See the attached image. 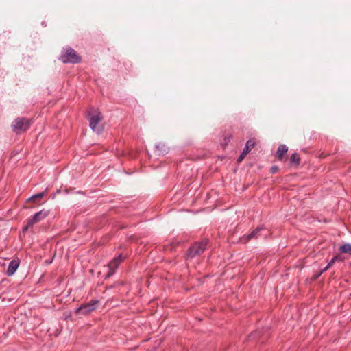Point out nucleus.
I'll return each instance as SVG.
<instances>
[{
  "label": "nucleus",
  "mask_w": 351,
  "mask_h": 351,
  "mask_svg": "<svg viewBox=\"0 0 351 351\" xmlns=\"http://www.w3.org/2000/svg\"><path fill=\"white\" fill-rule=\"evenodd\" d=\"M59 60L63 63L76 64L80 62L81 57L73 48L67 47L62 50Z\"/></svg>",
  "instance_id": "1"
},
{
  "label": "nucleus",
  "mask_w": 351,
  "mask_h": 351,
  "mask_svg": "<svg viewBox=\"0 0 351 351\" xmlns=\"http://www.w3.org/2000/svg\"><path fill=\"white\" fill-rule=\"evenodd\" d=\"M207 244V240H202L199 242L195 243L189 248L188 252L186 254V258H193L195 256L203 253L206 248Z\"/></svg>",
  "instance_id": "2"
},
{
  "label": "nucleus",
  "mask_w": 351,
  "mask_h": 351,
  "mask_svg": "<svg viewBox=\"0 0 351 351\" xmlns=\"http://www.w3.org/2000/svg\"><path fill=\"white\" fill-rule=\"evenodd\" d=\"M30 127V121L24 117H19L14 120L12 124V128L14 133L21 134L25 132Z\"/></svg>",
  "instance_id": "3"
},
{
  "label": "nucleus",
  "mask_w": 351,
  "mask_h": 351,
  "mask_svg": "<svg viewBox=\"0 0 351 351\" xmlns=\"http://www.w3.org/2000/svg\"><path fill=\"white\" fill-rule=\"evenodd\" d=\"M125 259V257L121 254L113 258L108 265V271L106 275V278H110L114 273L121 263Z\"/></svg>",
  "instance_id": "4"
},
{
  "label": "nucleus",
  "mask_w": 351,
  "mask_h": 351,
  "mask_svg": "<svg viewBox=\"0 0 351 351\" xmlns=\"http://www.w3.org/2000/svg\"><path fill=\"white\" fill-rule=\"evenodd\" d=\"M99 302L98 300H92L90 302L81 305L76 308L75 313L81 315H88L95 310V305Z\"/></svg>",
  "instance_id": "5"
},
{
  "label": "nucleus",
  "mask_w": 351,
  "mask_h": 351,
  "mask_svg": "<svg viewBox=\"0 0 351 351\" xmlns=\"http://www.w3.org/2000/svg\"><path fill=\"white\" fill-rule=\"evenodd\" d=\"M103 117L100 112H97L95 114L92 115L89 118V126L90 128L97 134L101 132V129L99 128L97 125L102 120Z\"/></svg>",
  "instance_id": "6"
},
{
  "label": "nucleus",
  "mask_w": 351,
  "mask_h": 351,
  "mask_svg": "<svg viewBox=\"0 0 351 351\" xmlns=\"http://www.w3.org/2000/svg\"><path fill=\"white\" fill-rule=\"evenodd\" d=\"M49 214V210H42L35 213L30 219H29V226H34L44 219Z\"/></svg>",
  "instance_id": "7"
},
{
  "label": "nucleus",
  "mask_w": 351,
  "mask_h": 351,
  "mask_svg": "<svg viewBox=\"0 0 351 351\" xmlns=\"http://www.w3.org/2000/svg\"><path fill=\"white\" fill-rule=\"evenodd\" d=\"M262 232H266V229L263 227H258L254 229L250 234L243 236L242 240H244L245 242H247L253 239H258L262 236Z\"/></svg>",
  "instance_id": "8"
},
{
  "label": "nucleus",
  "mask_w": 351,
  "mask_h": 351,
  "mask_svg": "<svg viewBox=\"0 0 351 351\" xmlns=\"http://www.w3.org/2000/svg\"><path fill=\"white\" fill-rule=\"evenodd\" d=\"M20 264V260L19 258L13 259L9 263L6 274L8 276H12L18 269Z\"/></svg>",
  "instance_id": "9"
},
{
  "label": "nucleus",
  "mask_w": 351,
  "mask_h": 351,
  "mask_svg": "<svg viewBox=\"0 0 351 351\" xmlns=\"http://www.w3.org/2000/svg\"><path fill=\"white\" fill-rule=\"evenodd\" d=\"M169 147L165 143L160 142L155 145V152L158 156H164L169 152Z\"/></svg>",
  "instance_id": "10"
},
{
  "label": "nucleus",
  "mask_w": 351,
  "mask_h": 351,
  "mask_svg": "<svg viewBox=\"0 0 351 351\" xmlns=\"http://www.w3.org/2000/svg\"><path fill=\"white\" fill-rule=\"evenodd\" d=\"M343 262L344 261V258L342 257L340 255H336L328 263V265L321 270V273H324L326 271H327L330 267H331L336 262Z\"/></svg>",
  "instance_id": "11"
},
{
  "label": "nucleus",
  "mask_w": 351,
  "mask_h": 351,
  "mask_svg": "<svg viewBox=\"0 0 351 351\" xmlns=\"http://www.w3.org/2000/svg\"><path fill=\"white\" fill-rule=\"evenodd\" d=\"M288 147L285 145H280L278 147L276 156L279 160H282L284 155L287 152Z\"/></svg>",
  "instance_id": "12"
},
{
  "label": "nucleus",
  "mask_w": 351,
  "mask_h": 351,
  "mask_svg": "<svg viewBox=\"0 0 351 351\" xmlns=\"http://www.w3.org/2000/svg\"><path fill=\"white\" fill-rule=\"evenodd\" d=\"M255 141L253 139H250L247 141L244 149H243V155H247L255 146Z\"/></svg>",
  "instance_id": "13"
},
{
  "label": "nucleus",
  "mask_w": 351,
  "mask_h": 351,
  "mask_svg": "<svg viewBox=\"0 0 351 351\" xmlns=\"http://www.w3.org/2000/svg\"><path fill=\"white\" fill-rule=\"evenodd\" d=\"M289 161L291 165H293L295 166L299 165V164L300 162V156L298 155V154H297V153L292 154L290 157Z\"/></svg>",
  "instance_id": "14"
},
{
  "label": "nucleus",
  "mask_w": 351,
  "mask_h": 351,
  "mask_svg": "<svg viewBox=\"0 0 351 351\" xmlns=\"http://www.w3.org/2000/svg\"><path fill=\"white\" fill-rule=\"evenodd\" d=\"M339 251L341 253H348L351 255V244L346 243L339 248Z\"/></svg>",
  "instance_id": "15"
},
{
  "label": "nucleus",
  "mask_w": 351,
  "mask_h": 351,
  "mask_svg": "<svg viewBox=\"0 0 351 351\" xmlns=\"http://www.w3.org/2000/svg\"><path fill=\"white\" fill-rule=\"evenodd\" d=\"M45 195V192L38 193L36 195H32L28 199V201L36 202L38 200H40Z\"/></svg>",
  "instance_id": "16"
},
{
  "label": "nucleus",
  "mask_w": 351,
  "mask_h": 351,
  "mask_svg": "<svg viewBox=\"0 0 351 351\" xmlns=\"http://www.w3.org/2000/svg\"><path fill=\"white\" fill-rule=\"evenodd\" d=\"M232 138V135L230 134H226V136H224L223 140L221 142V145L223 146V148H225L228 145V144L230 142Z\"/></svg>",
  "instance_id": "17"
},
{
  "label": "nucleus",
  "mask_w": 351,
  "mask_h": 351,
  "mask_svg": "<svg viewBox=\"0 0 351 351\" xmlns=\"http://www.w3.org/2000/svg\"><path fill=\"white\" fill-rule=\"evenodd\" d=\"M278 171V167L277 166H273L271 167L270 171L271 173H276Z\"/></svg>",
  "instance_id": "18"
},
{
  "label": "nucleus",
  "mask_w": 351,
  "mask_h": 351,
  "mask_svg": "<svg viewBox=\"0 0 351 351\" xmlns=\"http://www.w3.org/2000/svg\"><path fill=\"white\" fill-rule=\"evenodd\" d=\"M246 155H243V152L241 154V155L237 158V162L240 163L245 157Z\"/></svg>",
  "instance_id": "19"
},
{
  "label": "nucleus",
  "mask_w": 351,
  "mask_h": 351,
  "mask_svg": "<svg viewBox=\"0 0 351 351\" xmlns=\"http://www.w3.org/2000/svg\"><path fill=\"white\" fill-rule=\"evenodd\" d=\"M32 226H29V220H28V221H27V225H26V226L23 228V232L27 231V230L29 229V228H30V227H32Z\"/></svg>",
  "instance_id": "20"
},
{
  "label": "nucleus",
  "mask_w": 351,
  "mask_h": 351,
  "mask_svg": "<svg viewBox=\"0 0 351 351\" xmlns=\"http://www.w3.org/2000/svg\"><path fill=\"white\" fill-rule=\"evenodd\" d=\"M323 273H321V271L319 273V274H317L315 278H318L319 276H320Z\"/></svg>",
  "instance_id": "21"
}]
</instances>
